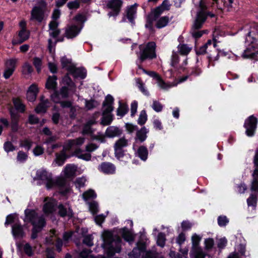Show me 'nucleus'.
Segmentation results:
<instances>
[{"label":"nucleus","mask_w":258,"mask_h":258,"mask_svg":"<svg viewBox=\"0 0 258 258\" xmlns=\"http://www.w3.org/2000/svg\"><path fill=\"white\" fill-rule=\"evenodd\" d=\"M121 235L124 239L130 243H131L134 240V234L126 228L124 227L122 229Z\"/></svg>","instance_id":"cd10ccee"},{"label":"nucleus","mask_w":258,"mask_h":258,"mask_svg":"<svg viewBox=\"0 0 258 258\" xmlns=\"http://www.w3.org/2000/svg\"><path fill=\"white\" fill-rule=\"evenodd\" d=\"M140 69H142L143 71L150 76L151 77H152L156 79L157 81V83L158 86L162 89L164 90H168L170 88L175 87L177 86V83H165L161 78L159 76L158 74H157L155 72L151 71L147 72L144 69H142L141 67H139Z\"/></svg>","instance_id":"9d476101"},{"label":"nucleus","mask_w":258,"mask_h":258,"mask_svg":"<svg viewBox=\"0 0 258 258\" xmlns=\"http://www.w3.org/2000/svg\"><path fill=\"white\" fill-rule=\"evenodd\" d=\"M16 214H11L8 215L6 219V221L5 223V225H9L10 224H12L15 222V219L16 218Z\"/></svg>","instance_id":"0e129e2a"},{"label":"nucleus","mask_w":258,"mask_h":258,"mask_svg":"<svg viewBox=\"0 0 258 258\" xmlns=\"http://www.w3.org/2000/svg\"><path fill=\"white\" fill-rule=\"evenodd\" d=\"M128 145V141L124 137L118 139L115 143L114 148L115 157L120 159L124 156L123 148L126 147Z\"/></svg>","instance_id":"4468645a"},{"label":"nucleus","mask_w":258,"mask_h":258,"mask_svg":"<svg viewBox=\"0 0 258 258\" xmlns=\"http://www.w3.org/2000/svg\"><path fill=\"white\" fill-rule=\"evenodd\" d=\"M27 158L28 155L26 153L22 151H20L18 152L17 157L18 161L21 162H23L25 161L27 159Z\"/></svg>","instance_id":"4d7b16f0"},{"label":"nucleus","mask_w":258,"mask_h":258,"mask_svg":"<svg viewBox=\"0 0 258 258\" xmlns=\"http://www.w3.org/2000/svg\"><path fill=\"white\" fill-rule=\"evenodd\" d=\"M96 196L97 195L94 190L92 189H89L87 190L82 195L84 200L86 201L94 199L96 197Z\"/></svg>","instance_id":"2f4dec72"},{"label":"nucleus","mask_w":258,"mask_h":258,"mask_svg":"<svg viewBox=\"0 0 258 258\" xmlns=\"http://www.w3.org/2000/svg\"><path fill=\"white\" fill-rule=\"evenodd\" d=\"M10 114L11 118V130L13 132H17L18 130L20 115L12 110H10Z\"/></svg>","instance_id":"aec40b11"},{"label":"nucleus","mask_w":258,"mask_h":258,"mask_svg":"<svg viewBox=\"0 0 258 258\" xmlns=\"http://www.w3.org/2000/svg\"><path fill=\"white\" fill-rule=\"evenodd\" d=\"M93 237L91 235H86L83 239V243L87 246H91L93 245Z\"/></svg>","instance_id":"e2e57ef3"},{"label":"nucleus","mask_w":258,"mask_h":258,"mask_svg":"<svg viewBox=\"0 0 258 258\" xmlns=\"http://www.w3.org/2000/svg\"><path fill=\"white\" fill-rule=\"evenodd\" d=\"M145 249L146 243L140 241L137 243V247H135L128 255L130 258H140L144 253Z\"/></svg>","instance_id":"dca6fc26"},{"label":"nucleus","mask_w":258,"mask_h":258,"mask_svg":"<svg viewBox=\"0 0 258 258\" xmlns=\"http://www.w3.org/2000/svg\"><path fill=\"white\" fill-rule=\"evenodd\" d=\"M121 133V130L114 126H109L105 131V135L108 138H114L119 136Z\"/></svg>","instance_id":"4be33fe9"},{"label":"nucleus","mask_w":258,"mask_h":258,"mask_svg":"<svg viewBox=\"0 0 258 258\" xmlns=\"http://www.w3.org/2000/svg\"><path fill=\"white\" fill-rule=\"evenodd\" d=\"M228 222V219L225 216H220L218 218V225L221 227L225 226Z\"/></svg>","instance_id":"680f3d73"},{"label":"nucleus","mask_w":258,"mask_h":258,"mask_svg":"<svg viewBox=\"0 0 258 258\" xmlns=\"http://www.w3.org/2000/svg\"><path fill=\"white\" fill-rule=\"evenodd\" d=\"M32 67L28 62H25L23 66V73L24 74H30L33 72Z\"/></svg>","instance_id":"603ef678"},{"label":"nucleus","mask_w":258,"mask_h":258,"mask_svg":"<svg viewBox=\"0 0 258 258\" xmlns=\"http://www.w3.org/2000/svg\"><path fill=\"white\" fill-rule=\"evenodd\" d=\"M53 93L51 95V100L55 103H58L61 98L58 91L56 89L53 90Z\"/></svg>","instance_id":"79ce46f5"},{"label":"nucleus","mask_w":258,"mask_h":258,"mask_svg":"<svg viewBox=\"0 0 258 258\" xmlns=\"http://www.w3.org/2000/svg\"><path fill=\"white\" fill-rule=\"evenodd\" d=\"M12 232L15 238H22L25 236V232L21 224H14L12 226Z\"/></svg>","instance_id":"6ab92c4d"},{"label":"nucleus","mask_w":258,"mask_h":258,"mask_svg":"<svg viewBox=\"0 0 258 258\" xmlns=\"http://www.w3.org/2000/svg\"><path fill=\"white\" fill-rule=\"evenodd\" d=\"M35 224L38 228L42 229L46 226V222L44 217L41 216L38 218L37 222L35 221Z\"/></svg>","instance_id":"a18cd8bd"},{"label":"nucleus","mask_w":258,"mask_h":258,"mask_svg":"<svg viewBox=\"0 0 258 258\" xmlns=\"http://www.w3.org/2000/svg\"><path fill=\"white\" fill-rule=\"evenodd\" d=\"M75 232L73 231H65L62 236L63 240L64 242H68L70 239L72 238Z\"/></svg>","instance_id":"6e6d98bb"},{"label":"nucleus","mask_w":258,"mask_h":258,"mask_svg":"<svg viewBox=\"0 0 258 258\" xmlns=\"http://www.w3.org/2000/svg\"><path fill=\"white\" fill-rule=\"evenodd\" d=\"M147 130L145 127H142L140 131L137 132V139L139 140L141 142L144 141L147 138Z\"/></svg>","instance_id":"c9c22d12"},{"label":"nucleus","mask_w":258,"mask_h":258,"mask_svg":"<svg viewBox=\"0 0 258 258\" xmlns=\"http://www.w3.org/2000/svg\"><path fill=\"white\" fill-rule=\"evenodd\" d=\"M152 107L155 111L157 112L161 111L163 109L162 105L159 101L156 100L153 101Z\"/></svg>","instance_id":"13d9d810"},{"label":"nucleus","mask_w":258,"mask_h":258,"mask_svg":"<svg viewBox=\"0 0 258 258\" xmlns=\"http://www.w3.org/2000/svg\"><path fill=\"white\" fill-rule=\"evenodd\" d=\"M60 62L63 69H65L68 71V69L70 66H73L75 64L72 62V60L68 58L66 56L62 57L60 58Z\"/></svg>","instance_id":"f704fd0d"},{"label":"nucleus","mask_w":258,"mask_h":258,"mask_svg":"<svg viewBox=\"0 0 258 258\" xmlns=\"http://www.w3.org/2000/svg\"><path fill=\"white\" fill-rule=\"evenodd\" d=\"M139 48L140 52L137 54L141 61L147 58L152 59L156 57V44L155 42H150L146 45H140Z\"/></svg>","instance_id":"20e7f679"},{"label":"nucleus","mask_w":258,"mask_h":258,"mask_svg":"<svg viewBox=\"0 0 258 258\" xmlns=\"http://www.w3.org/2000/svg\"><path fill=\"white\" fill-rule=\"evenodd\" d=\"M47 5L45 0L38 1V6H34L31 11V20L41 23L45 17Z\"/></svg>","instance_id":"39448f33"},{"label":"nucleus","mask_w":258,"mask_h":258,"mask_svg":"<svg viewBox=\"0 0 258 258\" xmlns=\"http://www.w3.org/2000/svg\"><path fill=\"white\" fill-rule=\"evenodd\" d=\"M39 118L34 114H31L28 116V122L31 124L34 125L39 123Z\"/></svg>","instance_id":"09e8293b"},{"label":"nucleus","mask_w":258,"mask_h":258,"mask_svg":"<svg viewBox=\"0 0 258 258\" xmlns=\"http://www.w3.org/2000/svg\"><path fill=\"white\" fill-rule=\"evenodd\" d=\"M256 196L251 194L249 198L247 200V203L248 206H255L256 204Z\"/></svg>","instance_id":"5fc2aeb1"},{"label":"nucleus","mask_w":258,"mask_h":258,"mask_svg":"<svg viewBox=\"0 0 258 258\" xmlns=\"http://www.w3.org/2000/svg\"><path fill=\"white\" fill-rule=\"evenodd\" d=\"M137 12L136 9V5H132L128 7L126 11V16L127 18L130 21V22L134 24V19L136 17Z\"/></svg>","instance_id":"bb28decb"},{"label":"nucleus","mask_w":258,"mask_h":258,"mask_svg":"<svg viewBox=\"0 0 258 258\" xmlns=\"http://www.w3.org/2000/svg\"><path fill=\"white\" fill-rule=\"evenodd\" d=\"M257 119L253 115L250 116L244 122V126L246 129V134L249 137L253 136L254 134Z\"/></svg>","instance_id":"f8f14e48"},{"label":"nucleus","mask_w":258,"mask_h":258,"mask_svg":"<svg viewBox=\"0 0 258 258\" xmlns=\"http://www.w3.org/2000/svg\"><path fill=\"white\" fill-rule=\"evenodd\" d=\"M165 241L166 238L165 234L163 233H159L157 239L158 245L163 247L165 245Z\"/></svg>","instance_id":"c03bdc74"},{"label":"nucleus","mask_w":258,"mask_h":258,"mask_svg":"<svg viewBox=\"0 0 258 258\" xmlns=\"http://www.w3.org/2000/svg\"><path fill=\"white\" fill-rule=\"evenodd\" d=\"M80 145H81V137L76 139L69 140L63 146L62 149L59 153H55L54 161L58 166L63 165L67 159L73 156L81 159V148L79 147Z\"/></svg>","instance_id":"f257e3e1"},{"label":"nucleus","mask_w":258,"mask_h":258,"mask_svg":"<svg viewBox=\"0 0 258 258\" xmlns=\"http://www.w3.org/2000/svg\"><path fill=\"white\" fill-rule=\"evenodd\" d=\"M128 108L127 106L124 104H122L121 101H119V107L117 108V115L118 116H120L122 117L124 116L127 112Z\"/></svg>","instance_id":"473e14b6"},{"label":"nucleus","mask_w":258,"mask_h":258,"mask_svg":"<svg viewBox=\"0 0 258 258\" xmlns=\"http://www.w3.org/2000/svg\"><path fill=\"white\" fill-rule=\"evenodd\" d=\"M67 71L68 73L62 78V82L64 85L70 87L71 90H73L76 85L70 76H72L74 79L81 78V68H77L75 65L70 66Z\"/></svg>","instance_id":"423d86ee"},{"label":"nucleus","mask_w":258,"mask_h":258,"mask_svg":"<svg viewBox=\"0 0 258 258\" xmlns=\"http://www.w3.org/2000/svg\"><path fill=\"white\" fill-rule=\"evenodd\" d=\"M88 204L89 210L92 214L94 215L98 212L99 206L97 202L93 201L92 202H88Z\"/></svg>","instance_id":"a19ab883"},{"label":"nucleus","mask_w":258,"mask_h":258,"mask_svg":"<svg viewBox=\"0 0 258 258\" xmlns=\"http://www.w3.org/2000/svg\"><path fill=\"white\" fill-rule=\"evenodd\" d=\"M147 119V115L145 110H142L140 112L139 117L138 120V123L140 125L144 124Z\"/></svg>","instance_id":"de8ad7c7"},{"label":"nucleus","mask_w":258,"mask_h":258,"mask_svg":"<svg viewBox=\"0 0 258 258\" xmlns=\"http://www.w3.org/2000/svg\"><path fill=\"white\" fill-rule=\"evenodd\" d=\"M178 50L182 55H187L191 50V48L186 44H180L178 45Z\"/></svg>","instance_id":"4c0bfd02"},{"label":"nucleus","mask_w":258,"mask_h":258,"mask_svg":"<svg viewBox=\"0 0 258 258\" xmlns=\"http://www.w3.org/2000/svg\"><path fill=\"white\" fill-rule=\"evenodd\" d=\"M58 214L61 217H65L68 216L72 217L73 216V211L72 209H69L67 210V208L62 204H59L58 206Z\"/></svg>","instance_id":"393cba45"},{"label":"nucleus","mask_w":258,"mask_h":258,"mask_svg":"<svg viewBox=\"0 0 258 258\" xmlns=\"http://www.w3.org/2000/svg\"><path fill=\"white\" fill-rule=\"evenodd\" d=\"M98 170L105 174H113L115 171V167L111 163L103 162L98 166Z\"/></svg>","instance_id":"a211bd4d"},{"label":"nucleus","mask_w":258,"mask_h":258,"mask_svg":"<svg viewBox=\"0 0 258 258\" xmlns=\"http://www.w3.org/2000/svg\"><path fill=\"white\" fill-rule=\"evenodd\" d=\"M33 142L28 139H24L20 142V146L21 147L25 148L27 151H29L32 147Z\"/></svg>","instance_id":"37998d69"},{"label":"nucleus","mask_w":258,"mask_h":258,"mask_svg":"<svg viewBox=\"0 0 258 258\" xmlns=\"http://www.w3.org/2000/svg\"><path fill=\"white\" fill-rule=\"evenodd\" d=\"M202 236L194 233L191 236L192 249L190 251L191 258H205L206 254L199 246Z\"/></svg>","instance_id":"6e6552de"},{"label":"nucleus","mask_w":258,"mask_h":258,"mask_svg":"<svg viewBox=\"0 0 258 258\" xmlns=\"http://www.w3.org/2000/svg\"><path fill=\"white\" fill-rule=\"evenodd\" d=\"M99 105V103L94 100H85V108L87 110H92L95 108H96Z\"/></svg>","instance_id":"72a5a7b5"},{"label":"nucleus","mask_w":258,"mask_h":258,"mask_svg":"<svg viewBox=\"0 0 258 258\" xmlns=\"http://www.w3.org/2000/svg\"><path fill=\"white\" fill-rule=\"evenodd\" d=\"M25 218L24 221L27 223H35V221L38 218L37 213L33 209H26L24 211Z\"/></svg>","instance_id":"f3484780"},{"label":"nucleus","mask_w":258,"mask_h":258,"mask_svg":"<svg viewBox=\"0 0 258 258\" xmlns=\"http://www.w3.org/2000/svg\"><path fill=\"white\" fill-rule=\"evenodd\" d=\"M43 212L46 214H50L54 211V205L51 202L46 203L43 207Z\"/></svg>","instance_id":"ea45409f"},{"label":"nucleus","mask_w":258,"mask_h":258,"mask_svg":"<svg viewBox=\"0 0 258 258\" xmlns=\"http://www.w3.org/2000/svg\"><path fill=\"white\" fill-rule=\"evenodd\" d=\"M16 60L15 59H10L6 62V68L15 70L16 67Z\"/></svg>","instance_id":"3c124183"},{"label":"nucleus","mask_w":258,"mask_h":258,"mask_svg":"<svg viewBox=\"0 0 258 258\" xmlns=\"http://www.w3.org/2000/svg\"><path fill=\"white\" fill-rule=\"evenodd\" d=\"M113 97L111 95L108 94L106 96L103 102V116L102 117L101 123L104 125L110 124L113 120L112 115L111 113L113 110Z\"/></svg>","instance_id":"7ed1b4c3"},{"label":"nucleus","mask_w":258,"mask_h":258,"mask_svg":"<svg viewBox=\"0 0 258 258\" xmlns=\"http://www.w3.org/2000/svg\"><path fill=\"white\" fill-rule=\"evenodd\" d=\"M60 118V114L59 112H54L51 116L52 121L54 124H57L59 123Z\"/></svg>","instance_id":"69168bd1"},{"label":"nucleus","mask_w":258,"mask_h":258,"mask_svg":"<svg viewBox=\"0 0 258 258\" xmlns=\"http://www.w3.org/2000/svg\"><path fill=\"white\" fill-rule=\"evenodd\" d=\"M57 77L55 75L52 76H49L46 80L45 83V88L48 90H55L57 88Z\"/></svg>","instance_id":"5701e85b"},{"label":"nucleus","mask_w":258,"mask_h":258,"mask_svg":"<svg viewBox=\"0 0 258 258\" xmlns=\"http://www.w3.org/2000/svg\"><path fill=\"white\" fill-rule=\"evenodd\" d=\"M122 2L121 0H109L107 2V7L111 10V11L108 13L109 17H115L117 16L120 11Z\"/></svg>","instance_id":"ddd939ff"},{"label":"nucleus","mask_w":258,"mask_h":258,"mask_svg":"<svg viewBox=\"0 0 258 258\" xmlns=\"http://www.w3.org/2000/svg\"><path fill=\"white\" fill-rule=\"evenodd\" d=\"M143 258H163L158 255L157 253L153 252L151 251H147L145 252V255Z\"/></svg>","instance_id":"338daca9"},{"label":"nucleus","mask_w":258,"mask_h":258,"mask_svg":"<svg viewBox=\"0 0 258 258\" xmlns=\"http://www.w3.org/2000/svg\"><path fill=\"white\" fill-rule=\"evenodd\" d=\"M4 148L5 151L7 153L12 152L16 150V147L14 146L10 141H7L4 143Z\"/></svg>","instance_id":"49530a36"},{"label":"nucleus","mask_w":258,"mask_h":258,"mask_svg":"<svg viewBox=\"0 0 258 258\" xmlns=\"http://www.w3.org/2000/svg\"><path fill=\"white\" fill-rule=\"evenodd\" d=\"M106 216L103 214H100L94 217V219L96 223L99 225H101L104 221Z\"/></svg>","instance_id":"052dcab7"},{"label":"nucleus","mask_w":258,"mask_h":258,"mask_svg":"<svg viewBox=\"0 0 258 258\" xmlns=\"http://www.w3.org/2000/svg\"><path fill=\"white\" fill-rule=\"evenodd\" d=\"M77 167L74 164H68L63 170L64 175L66 178L72 179L76 176Z\"/></svg>","instance_id":"412c9836"},{"label":"nucleus","mask_w":258,"mask_h":258,"mask_svg":"<svg viewBox=\"0 0 258 258\" xmlns=\"http://www.w3.org/2000/svg\"><path fill=\"white\" fill-rule=\"evenodd\" d=\"M168 22L169 18L168 17H162L157 20L156 26L158 28H162L166 26Z\"/></svg>","instance_id":"e433bc0d"},{"label":"nucleus","mask_w":258,"mask_h":258,"mask_svg":"<svg viewBox=\"0 0 258 258\" xmlns=\"http://www.w3.org/2000/svg\"><path fill=\"white\" fill-rule=\"evenodd\" d=\"M78 24L68 25L66 28L64 35L68 39L76 37L81 31V12L78 13L73 19Z\"/></svg>","instance_id":"0eeeda50"},{"label":"nucleus","mask_w":258,"mask_h":258,"mask_svg":"<svg viewBox=\"0 0 258 258\" xmlns=\"http://www.w3.org/2000/svg\"><path fill=\"white\" fill-rule=\"evenodd\" d=\"M33 64L36 69L37 73L39 74L41 71L42 65V59L38 57H35L33 59Z\"/></svg>","instance_id":"58836bf2"},{"label":"nucleus","mask_w":258,"mask_h":258,"mask_svg":"<svg viewBox=\"0 0 258 258\" xmlns=\"http://www.w3.org/2000/svg\"><path fill=\"white\" fill-rule=\"evenodd\" d=\"M44 148L40 145H37L33 149V154L36 156L41 155L44 153Z\"/></svg>","instance_id":"bf43d9fd"},{"label":"nucleus","mask_w":258,"mask_h":258,"mask_svg":"<svg viewBox=\"0 0 258 258\" xmlns=\"http://www.w3.org/2000/svg\"><path fill=\"white\" fill-rule=\"evenodd\" d=\"M164 11V9L161 7H159L155 9L148 17L147 19V23L146 24V27L149 29H152V23L156 19L161 15Z\"/></svg>","instance_id":"2eb2a0df"},{"label":"nucleus","mask_w":258,"mask_h":258,"mask_svg":"<svg viewBox=\"0 0 258 258\" xmlns=\"http://www.w3.org/2000/svg\"><path fill=\"white\" fill-rule=\"evenodd\" d=\"M216 43L215 42H213L211 40H209L204 45L201 47L199 49L196 50L197 54L198 55L205 54L206 53V51L209 47H210V49L212 48L214 51L215 52L216 55L213 54H210V55H208V58L209 59L210 64L211 63L212 65L213 66H214V64L213 63H212V61L214 60H217L219 58V52L216 49Z\"/></svg>","instance_id":"1a4fd4ad"},{"label":"nucleus","mask_w":258,"mask_h":258,"mask_svg":"<svg viewBox=\"0 0 258 258\" xmlns=\"http://www.w3.org/2000/svg\"><path fill=\"white\" fill-rule=\"evenodd\" d=\"M99 112H95L84 123L82 134L92 136L95 132V129L92 126L97 123V119L98 117Z\"/></svg>","instance_id":"9b49d317"},{"label":"nucleus","mask_w":258,"mask_h":258,"mask_svg":"<svg viewBox=\"0 0 258 258\" xmlns=\"http://www.w3.org/2000/svg\"><path fill=\"white\" fill-rule=\"evenodd\" d=\"M51 176V174H49L45 169L38 170L36 171L35 180L45 181Z\"/></svg>","instance_id":"a878e982"},{"label":"nucleus","mask_w":258,"mask_h":258,"mask_svg":"<svg viewBox=\"0 0 258 258\" xmlns=\"http://www.w3.org/2000/svg\"><path fill=\"white\" fill-rule=\"evenodd\" d=\"M67 6L70 10L77 9L80 7V4L76 1L69 2L67 4Z\"/></svg>","instance_id":"774afa93"},{"label":"nucleus","mask_w":258,"mask_h":258,"mask_svg":"<svg viewBox=\"0 0 258 258\" xmlns=\"http://www.w3.org/2000/svg\"><path fill=\"white\" fill-rule=\"evenodd\" d=\"M19 39L13 40L14 44H20L28 40L30 36V32L28 30H24L21 34V30L18 32Z\"/></svg>","instance_id":"b1692460"},{"label":"nucleus","mask_w":258,"mask_h":258,"mask_svg":"<svg viewBox=\"0 0 258 258\" xmlns=\"http://www.w3.org/2000/svg\"><path fill=\"white\" fill-rule=\"evenodd\" d=\"M137 154L141 159L146 161L148 158V151L147 148L145 146H141L137 150Z\"/></svg>","instance_id":"c756f323"},{"label":"nucleus","mask_w":258,"mask_h":258,"mask_svg":"<svg viewBox=\"0 0 258 258\" xmlns=\"http://www.w3.org/2000/svg\"><path fill=\"white\" fill-rule=\"evenodd\" d=\"M48 106H44L43 103H39L35 108L36 113H44L46 112Z\"/></svg>","instance_id":"8fccbe9b"},{"label":"nucleus","mask_w":258,"mask_h":258,"mask_svg":"<svg viewBox=\"0 0 258 258\" xmlns=\"http://www.w3.org/2000/svg\"><path fill=\"white\" fill-rule=\"evenodd\" d=\"M76 89V87L73 90H71L70 87L67 85L62 86L59 91L61 98L65 99L67 98L69 96V91H74Z\"/></svg>","instance_id":"7c9ffc66"},{"label":"nucleus","mask_w":258,"mask_h":258,"mask_svg":"<svg viewBox=\"0 0 258 258\" xmlns=\"http://www.w3.org/2000/svg\"><path fill=\"white\" fill-rule=\"evenodd\" d=\"M103 240V246L108 256H112L115 253L119 252L121 250V238L113 235L112 232L105 231L102 235Z\"/></svg>","instance_id":"f03ea898"},{"label":"nucleus","mask_w":258,"mask_h":258,"mask_svg":"<svg viewBox=\"0 0 258 258\" xmlns=\"http://www.w3.org/2000/svg\"><path fill=\"white\" fill-rule=\"evenodd\" d=\"M15 109L21 113H24L26 110L25 105L19 98H15L13 100Z\"/></svg>","instance_id":"c85d7f7f"},{"label":"nucleus","mask_w":258,"mask_h":258,"mask_svg":"<svg viewBox=\"0 0 258 258\" xmlns=\"http://www.w3.org/2000/svg\"><path fill=\"white\" fill-rule=\"evenodd\" d=\"M24 252L29 256H32L33 255V251L32 246L29 243H26L23 247Z\"/></svg>","instance_id":"864d4df0"}]
</instances>
